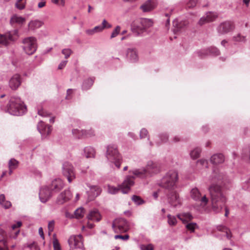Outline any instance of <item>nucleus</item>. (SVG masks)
Returning <instances> with one entry per match:
<instances>
[{
    "instance_id": "5fc2aeb1",
    "label": "nucleus",
    "mask_w": 250,
    "mask_h": 250,
    "mask_svg": "<svg viewBox=\"0 0 250 250\" xmlns=\"http://www.w3.org/2000/svg\"><path fill=\"white\" fill-rule=\"evenodd\" d=\"M63 202L70 200L72 197V195L70 191H65L63 194Z\"/></svg>"
},
{
    "instance_id": "f704fd0d",
    "label": "nucleus",
    "mask_w": 250,
    "mask_h": 250,
    "mask_svg": "<svg viewBox=\"0 0 250 250\" xmlns=\"http://www.w3.org/2000/svg\"><path fill=\"white\" fill-rule=\"evenodd\" d=\"M217 229L219 231L224 232L228 239H229L231 238L230 230L226 227L220 225L217 227Z\"/></svg>"
},
{
    "instance_id": "052dcab7",
    "label": "nucleus",
    "mask_w": 250,
    "mask_h": 250,
    "mask_svg": "<svg viewBox=\"0 0 250 250\" xmlns=\"http://www.w3.org/2000/svg\"><path fill=\"white\" fill-rule=\"evenodd\" d=\"M197 164L198 166H205V167H208V162L204 159H202L198 161L197 162Z\"/></svg>"
},
{
    "instance_id": "4be33fe9",
    "label": "nucleus",
    "mask_w": 250,
    "mask_h": 250,
    "mask_svg": "<svg viewBox=\"0 0 250 250\" xmlns=\"http://www.w3.org/2000/svg\"><path fill=\"white\" fill-rule=\"evenodd\" d=\"M26 21V19L20 16L15 14L13 15L10 20V23L11 25H14L15 24H18L19 25H21L23 24Z\"/></svg>"
},
{
    "instance_id": "aec40b11",
    "label": "nucleus",
    "mask_w": 250,
    "mask_h": 250,
    "mask_svg": "<svg viewBox=\"0 0 250 250\" xmlns=\"http://www.w3.org/2000/svg\"><path fill=\"white\" fill-rule=\"evenodd\" d=\"M51 192L47 187L42 188L40 192L39 196L42 202L45 203L49 198Z\"/></svg>"
},
{
    "instance_id": "2eb2a0df",
    "label": "nucleus",
    "mask_w": 250,
    "mask_h": 250,
    "mask_svg": "<svg viewBox=\"0 0 250 250\" xmlns=\"http://www.w3.org/2000/svg\"><path fill=\"white\" fill-rule=\"evenodd\" d=\"M63 176L67 178L69 183L75 178V173L73 166L71 165L65 166L63 168Z\"/></svg>"
},
{
    "instance_id": "412c9836",
    "label": "nucleus",
    "mask_w": 250,
    "mask_h": 250,
    "mask_svg": "<svg viewBox=\"0 0 250 250\" xmlns=\"http://www.w3.org/2000/svg\"><path fill=\"white\" fill-rule=\"evenodd\" d=\"M62 182L61 179H56L52 182L50 189L52 192H57L60 191L62 187Z\"/></svg>"
},
{
    "instance_id": "f257e3e1",
    "label": "nucleus",
    "mask_w": 250,
    "mask_h": 250,
    "mask_svg": "<svg viewBox=\"0 0 250 250\" xmlns=\"http://www.w3.org/2000/svg\"><path fill=\"white\" fill-rule=\"evenodd\" d=\"M211 201V208L215 213L220 212L225 207L227 198L224 194L222 187L212 184L208 188Z\"/></svg>"
},
{
    "instance_id": "4468645a",
    "label": "nucleus",
    "mask_w": 250,
    "mask_h": 250,
    "mask_svg": "<svg viewBox=\"0 0 250 250\" xmlns=\"http://www.w3.org/2000/svg\"><path fill=\"white\" fill-rule=\"evenodd\" d=\"M21 77L18 74H14L9 80V85L13 90L17 89L21 84Z\"/></svg>"
},
{
    "instance_id": "bb28decb",
    "label": "nucleus",
    "mask_w": 250,
    "mask_h": 250,
    "mask_svg": "<svg viewBox=\"0 0 250 250\" xmlns=\"http://www.w3.org/2000/svg\"><path fill=\"white\" fill-rule=\"evenodd\" d=\"M212 180L214 181L216 180L218 182H220L221 183H224L226 176L222 173L218 172L214 170L212 176Z\"/></svg>"
},
{
    "instance_id": "bf43d9fd",
    "label": "nucleus",
    "mask_w": 250,
    "mask_h": 250,
    "mask_svg": "<svg viewBox=\"0 0 250 250\" xmlns=\"http://www.w3.org/2000/svg\"><path fill=\"white\" fill-rule=\"evenodd\" d=\"M114 238L115 239H121L125 241L129 239V236L128 234H125V235H116L114 236Z\"/></svg>"
},
{
    "instance_id": "37998d69",
    "label": "nucleus",
    "mask_w": 250,
    "mask_h": 250,
    "mask_svg": "<svg viewBox=\"0 0 250 250\" xmlns=\"http://www.w3.org/2000/svg\"><path fill=\"white\" fill-rule=\"evenodd\" d=\"M132 201L137 205H140L145 203V201L140 196L133 195L132 197Z\"/></svg>"
},
{
    "instance_id": "0e129e2a",
    "label": "nucleus",
    "mask_w": 250,
    "mask_h": 250,
    "mask_svg": "<svg viewBox=\"0 0 250 250\" xmlns=\"http://www.w3.org/2000/svg\"><path fill=\"white\" fill-rule=\"evenodd\" d=\"M199 201H201V204L203 206H206L208 202V200L206 195L203 196L202 197L201 196L200 200Z\"/></svg>"
},
{
    "instance_id": "0eeeda50",
    "label": "nucleus",
    "mask_w": 250,
    "mask_h": 250,
    "mask_svg": "<svg viewBox=\"0 0 250 250\" xmlns=\"http://www.w3.org/2000/svg\"><path fill=\"white\" fill-rule=\"evenodd\" d=\"M112 228L116 233L125 232L128 229V224L124 219L115 220L112 224Z\"/></svg>"
},
{
    "instance_id": "9b49d317",
    "label": "nucleus",
    "mask_w": 250,
    "mask_h": 250,
    "mask_svg": "<svg viewBox=\"0 0 250 250\" xmlns=\"http://www.w3.org/2000/svg\"><path fill=\"white\" fill-rule=\"evenodd\" d=\"M37 129L41 133L42 138H46L51 132V126L47 125L42 122L40 121L37 125Z\"/></svg>"
},
{
    "instance_id": "a19ab883",
    "label": "nucleus",
    "mask_w": 250,
    "mask_h": 250,
    "mask_svg": "<svg viewBox=\"0 0 250 250\" xmlns=\"http://www.w3.org/2000/svg\"><path fill=\"white\" fill-rule=\"evenodd\" d=\"M167 223L171 226H175L177 223V219L174 216L168 214L167 215Z\"/></svg>"
},
{
    "instance_id": "c756f323",
    "label": "nucleus",
    "mask_w": 250,
    "mask_h": 250,
    "mask_svg": "<svg viewBox=\"0 0 250 250\" xmlns=\"http://www.w3.org/2000/svg\"><path fill=\"white\" fill-rule=\"evenodd\" d=\"M190 196L195 201H198L200 200L201 195L199 189L197 188H194L191 190Z\"/></svg>"
},
{
    "instance_id": "a211bd4d",
    "label": "nucleus",
    "mask_w": 250,
    "mask_h": 250,
    "mask_svg": "<svg viewBox=\"0 0 250 250\" xmlns=\"http://www.w3.org/2000/svg\"><path fill=\"white\" fill-rule=\"evenodd\" d=\"M155 7L156 3L154 0H148L140 6V9L143 12H148L153 10Z\"/></svg>"
},
{
    "instance_id": "423d86ee",
    "label": "nucleus",
    "mask_w": 250,
    "mask_h": 250,
    "mask_svg": "<svg viewBox=\"0 0 250 250\" xmlns=\"http://www.w3.org/2000/svg\"><path fill=\"white\" fill-rule=\"evenodd\" d=\"M19 37V31L17 29L7 32L4 35L0 34V45L6 46L16 41Z\"/></svg>"
},
{
    "instance_id": "7c9ffc66",
    "label": "nucleus",
    "mask_w": 250,
    "mask_h": 250,
    "mask_svg": "<svg viewBox=\"0 0 250 250\" xmlns=\"http://www.w3.org/2000/svg\"><path fill=\"white\" fill-rule=\"evenodd\" d=\"M0 205L4 208H9L11 206V203L10 201L6 200L4 194L0 195Z\"/></svg>"
},
{
    "instance_id": "1a4fd4ad",
    "label": "nucleus",
    "mask_w": 250,
    "mask_h": 250,
    "mask_svg": "<svg viewBox=\"0 0 250 250\" xmlns=\"http://www.w3.org/2000/svg\"><path fill=\"white\" fill-rule=\"evenodd\" d=\"M68 243L72 249H83V238L81 235L71 236L69 238Z\"/></svg>"
},
{
    "instance_id": "20e7f679",
    "label": "nucleus",
    "mask_w": 250,
    "mask_h": 250,
    "mask_svg": "<svg viewBox=\"0 0 250 250\" xmlns=\"http://www.w3.org/2000/svg\"><path fill=\"white\" fill-rule=\"evenodd\" d=\"M178 179V173L176 170L168 171L162 179L161 186L168 190L172 189Z\"/></svg>"
},
{
    "instance_id": "2f4dec72",
    "label": "nucleus",
    "mask_w": 250,
    "mask_h": 250,
    "mask_svg": "<svg viewBox=\"0 0 250 250\" xmlns=\"http://www.w3.org/2000/svg\"><path fill=\"white\" fill-rule=\"evenodd\" d=\"M81 133V135L83 136V138L92 137L96 134L95 130L92 128L84 129Z\"/></svg>"
},
{
    "instance_id": "6ab92c4d",
    "label": "nucleus",
    "mask_w": 250,
    "mask_h": 250,
    "mask_svg": "<svg viewBox=\"0 0 250 250\" xmlns=\"http://www.w3.org/2000/svg\"><path fill=\"white\" fill-rule=\"evenodd\" d=\"M160 169V165L156 163H154L153 162H149L148 163L146 169V174L148 173L149 174H153L158 172Z\"/></svg>"
},
{
    "instance_id": "39448f33",
    "label": "nucleus",
    "mask_w": 250,
    "mask_h": 250,
    "mask_svg": "<svg viewBox=\"0 0 250 250\" xmlns=\"http://www.w3.org/2000/svg\"><path fill=\"white\" fill-rule=\"evenodd\" d=\"M23 49L28 55L34 53L37 49V40L35 37H29L24 38L22 40Z\"/></svg>"
},
{
    "instance_id": "c9c22d12",
    "label": "nucleus",
    "mask_w": 250,
    "mask_h": 250,
    "mask_svg": "<svg viewBox=\"0 0 250 250\" xmlns=\"http://www.w3.org/2000/svg\"><path fill=\"white\" fill-rule=\"evenodd\" d=\"M85 156H94L96 154L95 149L91 146H86L84 149Z\"/></svg>"
},
{
    "instance_id": "3c124183",
    "label": "nucleus",
    "mask_w": 250,
    "mask_h": 250,
    "mask_svg": "<svg viewBox=\"0 0 250 250\" xmlns=\"http://www.w3.org/2000/svg\"><path fill=\"white\" fill-rule=\"evenodd\" d=\"M120 30H121L120 26H117L116 27V28H115V29L112 32V33L111 35V36H110V38L112 39V38L116 37L119 34Z\"/></svg>"
},
{
    "instance_id": "cd10ccee",
    "label": "nucleus",
    "mask_w": 250,
    "mask_h": 250,
    "mask_svg": "<svg viewBox=\"0 0 250 250\" xmlns=\"http://www.w3.org/2000/svg\"><path fill=\"white\" fill-rule=\"evenodd\" d=\"M177 216L184 223L187 222L188 221L192 220L193 218L192 215L188 212L178 214Z\"/></svg>"
},
{
    "instance_id": "72a5a7b5",
    "label": "nucleus",
    "mask_w": 250,
    "mask_h": 250,
    "mask_svg": "<svg viewBox=\"0 0 250 250\" xmlns=\"http://www.w3.org/2000/svg\"><path fill=\"white\" fill-rule=\"evenodd\" d=\"M232 41L234 42H245L246 41V36L239 33L233 36Z\"/></svg>"
},
{
    "instance_id": "79ce46f5",
    "label": "nucleus",
    "mask_w": 250,
    "mask_h": 250,
    "mask_svg": "<svg viewBox=\"0 0 250 250\" xmlns=\"http://www.w3.org/2000/svg\"><path fill=\"white\" fill-rule=\"evenodd\" d=\"M93 83L94 81L91 78L86 80L83 83V88L84 89H89L93 85Z\"/></svg>"
},
{
    "instance_id": "f8f14e48",
    "label": "nucleus",
    "mask_w": 250,
    "mask_h": 250,
    "mask_svg": "<svg viewBox=\"0 0 250 250\" xmlns=\"http://www.w3.org/2000/svg\"><path fill=\"white\" fill-rule=\"evenodd\" d=\"M168 203L173 207H177L181 205V200L177 193L171 191L167 195Z\"/></svg>"
},
{
    "instance_id": "b1692460",
    "label": "nucleus",
    "mask_w": 250,
    "mask_h": 250,
    "mask_svg": "<svg viewBox=\"0 0 250 250\" xmlns=\"http://www.w3.org/2000/svg\"><path fill=\"white\" fill-rule=\"evenodd\" d=\"M127 58L132 62H136L138 60V54L136 51L133 49H128L126 54Z\"/></svg>"
},
{
    "instance_id": "5701e85b",
    "label": "nucleus",
    "mask_w": 250,
    "mask_h": 250,
    "mask_svg": "<svg viewBox=\"0 0 250 250\" xmlns=\"http://www.w3.org/2000/svg\"><path fill=\"white\" fill-rule=\"evenodd\" d=\"M87 218L88 220L98 222L101 219V216L98 210L94 209L89 212L87 216Z\"/></svg>"
},
{
    "instance_id": "393cba45",
    "label": "nucleus",
    "mask_w": 250,
    "mask_h": 250,
    "mask_svg": "<svg viewBox=\"0 0 250 250\" xmlns=\"http://www.w3.org/2000/svg\"><path fill=\"white\" fill-rule=\"evenodd\" d=\"M186 25V23L185 21H179L177 20H175L173 21V25L174 27L173 29L174 32L176 33L179 32L181 29L184 28Z\"/></svg>"
},
{
    "instance_id": "c85d7f7f",
    "label": "nucleus",
    "mask_w": 250,
    "mask_h": 250,
    "mask_svg": "<svg viewBox=\"0 0 250 250\" xmlns=\"http://www.w3.org/2000/svg\"><path fill=\"white\" fill-rule=\"evenodd\" d=\"M42 24V22L39 20L31 21L28 23V27L30 29L34 30L41 27Z\"/></svg>"
},
{
    "instance_id": "338daca9",
    "label": "nucleus",
    "mask_w": 250,
    "mask_h": 250,
    "mask_svg": "<svg viewBox=\"0 0 250 250\" xmlns=\"http://www.w3.org/2000/svg\"><path fill=\"white\" fill-rule=\"evenodd\" d=\"M72 51L69 49H63V55H65V58H67L71 54Z\"/></svg>"
},
{
    "instance_id": "49530a36",
    "label": "nucleus",
    "mask_w": 250,
    "mask_h": 250,
    "mask_svg": "<svg viewBox=\"0 0 250 250\" xmlns=\"http://www.w3.org/2000/svg\"><path fill=\"white\" fill-rule=\"evenodd\" d=\"M197 54L198 56L201 58H204L208 56L209 54L208 48L198 51Z\"/></svg>"
},
{
    "instance_id": "69168bd1",
    "label": "nucleus",
    "mask_w": 250,
    "mask_h": 250,
    "mask_svg": "<svg viewBox=\"0 0 250 250\" xmlns=\"http://www.w3.org/2000/svg\"><path fill=\"white\" fill-rule=\"evenodd\" d=\"M101 25L103 27V29L105 28H110L111 27V24H110L105 20H103Z\"/></svg>"
},
{
    "instance_id": "680f3d73",
    "label": "nucleus",
    "mask_w": 250,
    "mask_h": 250,
    "mask_svg": "<svg viewBox=\"0 0 250 250\" xmlns=\"http://www.w3.org/2000/svg\"><path fill=\"white\" fill-rule=\"evenodd\" d=\"M142 250H154L153 246L150 244L147 245H143L141 247Z\"/></svg>"
},
{
    "instance_id": "58836bf2",
    "label": "nucleus",
    "mask_w": 250,
    "mask_h": 250,
    "mask_svg": "<svg viewBox=\"0 0 250 250\" xmlns=\"http://www.w3.org/2000/svg\"><path fill=\"white\" fill-rule=\"evenodd\" d=\"M208 54L217 56L220 55V52L219 49L214 46H210L208 48Z\"/></svg>"
},
{
    "instance_id": "09e8293b",
    "label": "nucleus",
    "mask_w": 250,
    "mask_h": 250,
    "mask_svg": "<svg viewBox=\"0 0 250 250\" xmlns=\"http://www.w3.org/2000/svg\"><path fill=\"white\" fill-rule=\"evenodd\" d=\"M197 4V1L195 0H189L186 4V8L189 9L194 7Z\"/></svg>"
},
{
    "instance_id": "c03bdc74",
    "label": "nucleus",
    "mask_w": 250,
    "mask_h": 250,
    "mask_svg": "<svg viewBox=\"0 0 250 250\" xmlns=\"http://www.w3.org/2000/svg\"><path fill=\"white\" fill-rule=\"evenodd\" d=\"M210 162L215 165L222 163L224 161V157H210Z\"/></svg>"
},
{
    "instance_id": "f03ea898",
    "label": "nucleus",
    "mask_w": 250,
    "mask_h": 250,
    "mask_svg": "<svg viewBox=\"0 0 250 250\" xmlns=\"http://www.w3.org/2000/svg\"><path fill=\"white\" fill-rule=\"evenodd\" d=\"M2 110L15 116H21L26 112V106L19 97H11L6 105L1 106Z\"/></svg>"
},
{
    "instance_id": "dca6fc26",
    "label": "nucleus",
    "mask_w": 250,
    "mask_h": 250,
    "mask_svg": "<svg viewBox=\"0 0 250 250\" xmlns=\"http://www.w3.org/2000/svg\"><path fill=\"white\" fill-rule=\"evenodd\" d=\"M89 187L90 190L87 192L88 198L92 200L101 194L102 189L98 186H90Z\"/></svg>"
},
{
    "instance_id": "a18cd8bd",
    "label": "nucleus",
    "mask_w": 250,
    "mask_h": 250,
    "mask_svg": "<svg viewBox=\"0 0 250 250\" xmlns=\"http://www.w3.org/2000/svg\"><path fill=\"white\" fill-rule=\"evenodd\" d=\"M22 1L23 0H18L17 2L15 4L16 8L20 10L23 9L25 8L26 1Z\"/></svg>"
},
{
    "instance_id": "7ed1b4c3",
    "label": "nucleus",
    "mask_w": 250,
    "mask_h": 250,
    "mask_svg": "<svg viewBox=\"0 0 250 250\" xmlns=\"http://www.w3.org/2000/svg\"><path fill=\"white\" fill-rule=\"evenodd\" d=\"M134 184V182L131 179V176H126L123 182L121 184H119L117 187L111 185H108L107 191L110 194H115L117 193L119 191L123 194L128 193L130 190L131 187Z\"/></svg>"
},
{
    "instance_id": "473e14b6",
    "label": "nucleus",
    "mask_w": 250,
    "mask_h": 250,
    "mask_svg": "<svg viewBox=\"0 0 250 250\" xmlns=\"http://www.w3.org/2000/svg\"><path fill=\"white\" fill-rule=\"evenodd\" d=\"M168 139V136L167 133H162L156 141V144L158 146H159L162 143L167 142Z\"/></svg>"
},
{
    "instance_id": "f3484780",
    "label": "nucleus",
    "mask_w": 250,
    "mask_h": 250,
    "mask_svg": "<svg viewBox=\"0 0 250 250\" xmlns=\"http://www.w3.org/2000/svg\"><path fill=\"white\" fill-rule=\"evenodd\" d=\"M130 175L131 176V179L134 182V179L136 177L144 178L147 175L146 170L145 169H135L132 170H129Z\"/></svg>"
},
{
    "instance_id": "774afa93",
    "label": "nucleus",
    "mask_w": 250,
    "mask_h": 250,
    "mask_svg": "<svg viewBox=\"0 0 250 250\" xmlns=\"http://www.w3.org/2000/svg\"><path fill=\"white\" fill-rule=\"evenodd\" d=\"M28 247L31 250H40L39 247L34 243L28 245Z\"/></svg>"
},
{
    "instance_id": "a878e982",
    "label": "nucleus",
    "mask_w": 250,
    "mask_h": 250,
    "mask_svg": "<svg viewBox=\"0 0 250 250\" xmlns=\"http://www.w3.org/2000/svg\"><path fill=\"white\" fill-rule=\"evenodd\" d=\"M106 154L110 156H117L119 153L116 146L109 145L107 147Z\"/></svg>"
},
{
    "instance_id": "e433bc0d",
    "label": "nucleus",
    "mask_w": 250,
    "mask_h": 250,
    "mask_svg": "<svg viewBox=\"0 0 250 250\" xmlns=\"http://www.w3.org/2000/svg\"><path fill=\"white\" fill-rule=\"evenodd\" d=\"M18 165V162L15 159H11L9 162V174L12 172V169L16 168Z\"/></svg>"
},
{
    "instance_id": "8fccbe9b",
    "label": "nucleus",
    "mask_w": 250,
    "mask_h": 250,
    "mask_svg": "<svg viewBox=\"0 0 250 250\" xmlns=\"http://www.w3.org/2000/svg\"><path fill=\"white\" fill-rule=\"evenodd\" d=\"M186 227L188 230H190L191 232H194L195 229L197 227V225L196 223H190L187 224Z\"/></svg>"
},
{
    "instance_id": "ea45409f",
    "label": "nucleus",
    "mask_w": 250,
    "mask_h": 250,
    "mask_svg": "<svg viewBox=\"0 0 250 250\" xmlns=\"http://www.w3.org/2000/svg\"><path fill=\"white\" fill-rule=\"evenodd\" d=\"M53 246L54 250H61V246L58 240L56 237V234H53Z\"/></svg>"
},
{
    "instance_id": "603ef678",
    "label": "nucleus",
    "mask_w": 250,
    "mask_h": 250,
    "mask_svg": "<svg viewBox=\"0 0 250 250\" xmlns=\"http://www.w3.org/2000/svg\"><path fill=\"white\" fill-rule=\"evenodd\" d=\"M55 226V222L52 220L49 222L48 224V234L50 235L51 233L53 231Z\"/></svg>"
},
{
    "instance_id": "e2e57ef3",
    "label": "nucleus",
    "mask_w": 250,
    "mask_h": 250,
    "mask_svg": "<svg viewBox=\"0 0 250 250\" xmlns=\"http://www.w3.org/2000/svg\"><path fill=\"white\" fill-rule=\"evenodd\" d=\"M114 158V161L113 162L118 168H120L121 163V159L117 157H113Z\"/></svg>"
},
{
    "instance_id": "ddd939ff",
    "label": "nucleus",
    "mask_w": 250,
    "mask_h": 250,
    "mask_svg": "<svg viewBox=\"0 0 250 250\" xmlns=\"http://www.w3.org/2000/svg\"><path fill=\"white\" fill-rule=\"evenodd\" d=\"M218 17L216 13L209 12L207 13L205 16L202 17L199 22L198 24L202 26L205 23L213 21Z\"/></svg>"
},
{
    "instance_id": "6e6552de",
    "label": "nucleus",
    "mask_w": 250,
    "mask_h": 250,
    "mask_svg": "<svg viewBox=\"0 0 250 250\" xmlns=\"http://www.w3.org/2000/svg\"><path fill=\"white\" fill-rule=\"evenodd\" d=\"M234 24L232 22L226 21L221 23L217 27V31L219 34L224 35L233 30Z\"/></svg>"
},
{
    "instance_id": "864d4df0",
    "label": "nucleus",
    "mask_w": 250,
    "mask_h": 250,
    "mask_svg": "<svg viewBox=\"0 0 250 250\" xmlns=\"http://www.w3.org/2000/svg\"><path fill=\"white\" fill-rule=\"evenodd\" d=\"M83 130H79V129H74L72 130V133L74 135H75L76 137L78 138H83V135H81V132H82V131H83Z\"/></svg>"
},
{
    "instance_id": "4c0bfd02",
    "label": "nucleus",
    "mask_w": 250,
    "mask_h": 250,
    "mask_svg": "<svg viewBox=\"0 0 250 250\" xmlns=\"http://www.w3.org/2000/svg\"><path fill=\"white\" fill-rule=\"evenodd\" d=\"M84 209L82 207H81L77 209L75 211V217L77 219H80L83 218L84 216Z\"/></svg>"
},
{
    "instance_id": "9d476101",
    "label": "nucleus",
    "mask_w": 250,
    "mask_h": 250,
    "mask_svg": "<svg viewBox=\"0 0 250 250\" xmlns=\"http://www.w3.org/2000/svg\"><path fill=\"white\" fill-rule=\"evenodd\" d=\"M153 24V21L151 19H141L139 20L138 24L136 25V29L139 31L143 32L152 26Z\"/></svg>"
},
{
    "instance_id": "de8ad7c7",
    "label": "nucleus",
    "mask_w": 250,
    "mask_h": 250,
    "mask_svg": "<svg viewBox=\"0 0 250 250\" xmlns=\"http://www.w3.org/2000/svg\"><path fill=\"white\" fill-rule=\"evenodd\" d=\"M201 152V149L200 147H196L190 153V156H199Z\"/></svg>"
},
{
    "instance_id": "4d7b16f0",
    "label": "nucleus",
    "mask_w": 250,
    "mask_h": 250,
    "mask_svg": "<svg viewBox=\"0 0 250 250\" xmlns=\"http://www.w3.org/2000/svg\"><path fill=\"white\" fill-rule=\"evenodd\" d=\"M148 132L145 128H143L140 131V137L141 139L145 138L148 136Z\"/></svg>"
},
{
    "instance_id": "6e6d98bb",
    "label": "nucleus",
    "mask_w": 250,
    "mask_h": 250,
    "mask_svg": "<svg viewBox=\"0 0 250 250\" xmlns=\"http://www.w3.org/2000/svg\"><path fill=\"white\" fill-rule=\"evenodd\" d=\"M38 113L39 115L42 117H46L49 115L48 112H47L46 111H44L39 106L38 107Z\"/></svg>"
},
{
    "instance_id": "13d9d810",
    "label": "nucleus",
    "mask_w": 250,
    "mask_h": 250,
    "mask_svg": "<svg viewBox=\"0 0 250 250\" xmlns=\"http://www.w3.org/2000/svg\"><path fill=\"white\" fill-rule=\"evenodd\" d=\"M0 250H9L4 240H0Z\"/></svg>"
}]
</instances>
